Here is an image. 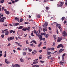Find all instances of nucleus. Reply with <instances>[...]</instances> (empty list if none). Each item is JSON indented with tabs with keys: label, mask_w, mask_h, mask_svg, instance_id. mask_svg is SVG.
Wrapping results in <instances>:
<instances>
[{
	"label": "nucleus",
	"mask_w": 67,
	"mask_h": 67,
	"mask_svg": "<svg viewBox=\"0 0 67 67\" xmlns=\"http://www.w3.org/2000/svg\"><path fill=\"white\" fill-rule=\"evenodd\" d=\"M48 25V23L47 22H46L44 24L43 26V27L45 28V29L43 28V32H45L46 31H47V29H46L47 26Z\"/></svg>",
	"instance_id": "1"
},
{
	"label": "nucleus",
	"mask_w": 67,
	"mask_h": 67,
	"mask_svg": "<svg viewBox=\"0 0 67 67\" xmlns=\"http://www.w3.org/2000/svg\"><path fill=\"white\" fill-rule=\"evenodd\" d=\"M64 4V3L63 2H61L60 3H59V4L58 5V7H62L63 5Z\"/></svg>",
	"instance_id": "2"
},
{
	"label": "nucleus",
	"mask_w": 67,
	"mask_h": 67,
	"mask_svg": "<svg viewBox=\"0 0 67 67\" xmlns=\"http://www.w3.org/2000/svg\"><path fill=\"white\" fill-rule=\"evenodd\" d=\"M17 34L19 36H21L23 35H22V33H21V31L20 30H19L18 31Z\"/></svg>",
	"instance_id": "3"
},
{
	"label": "nucleus",
	"mask_w": 67,
	"mask_h": 67,
	"mask_svg": "<svg viewBox=\"0 0 67 67\" xmlns=\"http://www.w3.org/2000/svg\"><path fill=\"white\" fill-rule=\"evenodd\" d=\"M8 31V29L4 30V31H5V32H5V35H8L9 34V31Z\"/></svg>",
	"instance_id": "4"
},
{
	"label": "nucleus",
	"mask_w": 67,
	"mask_h": 67,
	"mask_svg": "<svg viewBox=\"0 0 67 67\" xmlns=\"http://www.w3.org/2000/svg\"><path fill=\"white\" fill-rule=\"evenodd\" d=\"M14 39V37H11L10 38L8 37L7 38L8 40V41H11V40H13Z\"/></svg>",
	"instance_id": "5"
},
{
	"label": "nucleus",
	"mask_w": 67,
	"mask_h": 67,
	"mask_svg": "<svg viewBox=\"0 0 67 67\" xmlns=\"http://www.w3.org/2000/svg\"><path fill=\"white\" fill-rule=\"evenodd\" d=\"M60 47H62V48H63V47H64V46L62 45V44H60L58 46L57 48H59Z\"/></svg>",
	"instance_id": "6"
},
{
	"label": "nucleus",
	"mask_w": 67,
	"mask_h": 67,
	"mask_svg": "<svg viewBox=\"0 0 67 67\" xmlns=\"http://www.w3.org/2000/svg\"><path fill=\"white\" fill-rule=\"evenodd\" d=\"M5 63L7 64H10V62H8V60L7 59H6L5 60Z\"/></svg>",
	"instance_id": "7"
},
{
	"label": "nucleus",
	"mask_w": 67,
	"mask_h": 67,
	"mask_svg": "<svg viewBox=\"0 0 67 67\" xmlns=\"http://www.w3.org/2000/svg\"><path fill=\"white\" fill-rule=\"evenodd\" d=\"M62 40H63V37H58L57 40L58 42H60Z\"/></svg>",
	"instance_id": "8"
},
{
	"label": "nucleus",
	"mask_w": 67,
	"mask_h": 67,
	"mask_svg": "<svg viewBox=\"0 0 67 67\" xmlns=\"http://www.w3.org/2000/svg\"><path fill=\"white\" fill-rule=\"evenodd\" d=\"M4 19H6L5 17H3L1 19V22H3L4 21Z\"/></svg>",
	"instance_id": "9"
},
{
	"label": "nucleus",
	"mask_w": 67,
	"mask_h": 67,
	"mask_svg": "<svg viewBox=\"0 0 67 67\" xmlns=\"http://www.w3.org/2000/svg\"><path fill=\"white\" fill-rule=\"evenodd\" d=\"M63 35L64 36V37L66 36L67 35V33H66V32L65 31H64L63 33Z\"/></svg>",
	"instance_id": "10"
},
{
	"label": "nucleus",
	"mask_w": 67,
	"mask_h": 67,
	"mask_svg": "<svg viewBox=\"0 0 67 67\" xmlns=\"http://www.w3.org/2000/svg\"><path fill=\"white\" fill-rule=\"evenodd\" d=\"M60 29L61 28L60 26H61V25L59 24H57L56 25Z\"/></svg>",
	"instance_id": "11"
},
{
	"label": "nucleus",
	"mask_w": 67,
	"mask_h": 67,
	"mask_svg": "<svg viewBox=\"0 0 67 67\" xmlns=\"http://www.w3.org/2000/svg\"><path fill=\"white\" fill-rule=\"evenodd\" d=\"M37 36H39V37L40 40H42V37L41 35H39L38 36L37 35Z\"/></svg>",
	"instance_id": "12"
},
{
	"label": "nucleus",
	"mask_w": 67,
	"mask_h": 67,
	"mask_svg": "<svg viewBox=\"0 0 67 67\" xmlns=\"http://www.w3.org/2000/svg\"><path fill=\"white\" fill-rule=\"evenodd\" d=\"M36 53H37V51L36 50H34L32 52V53L34 54H36Z\"/></svg>",
	"instance_id": "13"
},
{
	"label": "nucleus",
	"mask_w": 67,
	"mask_h": 67,
	"mask_svg": "<svg viewBox=\"0 0 67 67\" xmlns=\"http://www.w3.org/2000/svg\"><path fill=\"white\" fill-rule=\"evenodd\" d=\"M13 26H17L18 25H19V23H16L13 24Z\"/></svg>",
	"instance_id": "14"
},
{
	"label": "nucleus",
	"mask_w": 67,
	"mask_h": 67,
	"mask_svg": "<svg viewBox=\"0 0 67 67\" xmlns=\"http://www.w3.org/2000/svg\"><path fill=\"white\" fill-rule=\"evenodd\" d=\"M5 54H4L3 56L4 57H7V52L6 51L4 52Z\"/></svg>",
	"instance_id": "15"
},
{
	"label": "nucleus",
	"mask_w": 67,
	"mask_h": 67,
	"mask_svg": "<svg viewBox=\"0 0 67 67\" xmlns=\"http://www.w3.org/2000/svg\"><path fill=\"white\" fill-rule=\"evenodd\" d=\"M15 20H16V21H17L18 22H19V21H20L19 19L17 17H16L15 18Z\"/></svg>",
	"instance_id": "16"
},
{
	"label": "nucleus",
	"mask_w": 67,
	"mask_h": 67,
	"mask_svg": "<svg viewBox=\"0 0 67 67\" xmlns=\"http://www.w3.org/2000/svg\"><path fill=\"white\" fill-rule=\"evenodd\" d=\"M2 13H1L0 14V19H1V16H3V14H2ZM1 22V19H0V23Z\"/></svg>",
	"instance_id": "17"
},
{
	"label": "nucleus",
	"mask_w": 67,
	"mask_h": 67,
	"mask_svg": "<svg viewBox=\"0 0 67 67\" xmlns=\"http://www.w3.org/2000/svg\"><path fill=\"white\" fill-rule=\"evenodd\" d=\"M27 49L29 50V52H32V49H30V47H28Z\"/></svg>",
	"instance_id": "18"
},
{
	"label": "nucleus",
	"mask_w": 67,
	"mask_h": 67,
	"mask_svg": "<svg viewBox=\"0 0 67 67\" xmlns=\"http://www.w3.org/2000/svg\"><path fill=\"white\" fill-rule=\"evenodd\" d=\"M64 49H61L59 51V52L60 53H62L63 52V51H64Z\"/></svg>",
	"instance_id": "19"
},
{
	"label": "nucleus",
	"mask_w": 67,
	"mask_h": 67,
	"mask_svg": "<svg viewBox=\"0 0 67 67\" xmlns=\"http://www.w3.org/2000/svg\"><path fill=\"white\" fill-rule=\"evenodd\" d=\"M15 66L16 67H20V65L18 64H15Z\"/></svg>",
	"instance_id": "20"
},
{
	"label": "nucleus",
	"mask_w": 67,
	"mask_h": 67,
	"mask_svg": "<svg viewBox=\"0 0 67 67\" xmlns=\"http://www.w3.org/2000/svg\"><path fill=\"white\" fill-rule=\"evenodd\" d=\"M52 54V53L51 52H47V56L49 55H51Z\"/></svg>",
	"instance_id": "21"
},
{
	"label": "nucleus",
	"mask_w": 67,
	"mask_h": 67,
	"mask_svg": "<svg viewBox=\"0 0 67 67\" xmlns=\"http://www.w3.org/2000/svg\"><path fill=\"white\" fill-rule=\"evenodd\" d=\"M20 60L21 62H22V63H23V62H24V60L23 59L21 58Z\"/></svg>",
	"instance_id": "22"
},
{
	"label": "nucleus",
	"mask_w": 67,
	"mask_h": 67,
	"mask_svg": "<svg viewBox=\"0 0 67 67\" xmlns=\"http://www.w3.org/2000/svg\"><path fill=\"white\" fill-rule=\"evenodd\" d=\"M64 63V62H62V61H61L60 62V64H61V65H63Z\"/></svg>",
	"instance_id": "23"
},
{
	"label": "nucleus",
	"mask_w": 67,
	"mask_h": 67,
	"mask_svg": "<svg viewBox=\"0 0 67 67\" xmlns=\"http://www.w3.org/2000/svg\"><path fill=\"white\" fill-rule=\"evenodd\" d=\"M53 37L54 38V40H56L57 38L56 37V35H54L53 36Z\"/></svg>",
	"instance_id": "24"
},
{
	"label": "nucleus",
	"mask_w": 67,
	"mask_h": 67,
	"mask_svg": "<svg viewBox=\"0 0 67 67\" xmlns=\"http://www.w3.org/2000/svg\"><path fill=\"white\" fill-rule=\"evenodd\" d=\"M23 28V26H20L19 27L18 29L19 30H20L21 29H22Z\"/></svg>",
	"instance_id": "25"
},
{
	"label": "nucleus",
	"mask_w": 67,
	"mask_h": 67,
	"mask_svg": "<svg viewBox=\"0 0 67 67\" xmlns=\"http://www.w3.org/2000/svg\"><path fill=\"white\" fill-rule=\"evenodd\" d=\"M23 55L24 56H25L26 55V53L25 52H24L23 53Z\"/></svg>",
	"instance_id": "26"
},
{
	"label": "nucleus",
	"mask_w": 67,
	"mask_h": 67,
	"mask_svg": "<svg viewBox=\"0 0 67 67\" xmlns=\"http://www.w3.org/2000/svg\"><path fill=\"white\" fill-rule=\"evenodd\" d=\"M42 44V42H40V43L38 45V47H40Z\"/></svg>",
	"instance_id": "27"
},
{
	"label": "nucleus",
	"mask_w": 67,
	"mask_h": 67,
	"mask_svg": "<svg viewBox=\"0 0 67 67\" xmlns=\"http://www.w3.org/2000/svg\"><path fill=\"white\" fill-rule=\"evenodd\" d=\"M4 2V0H1V3H3Z\"/></svg>",
	"instance_id": "28"
},
{
	"label": "nucleus",
	"mask_w": 67,
	"mask_h": 67,
	"mask_svg": "<svg viewBox=\"0 0 67 67\" xmlns=\"http://www.w3.org/2000/svg\"><path fill=\"white\" fill-rule=\"evenodd\" d=\"M32 41L33 43L35 44H37V43H36V41L35 40H33Z\"/></svg>",
	"instance_id": "29"
},
{
	"label": "nucleus",
	"mask_w": 67,
	"mask_h": 67,
	"mask_svg": "<svg viewBox=\"0 0 67 67\" xmlns=\"http://www.w3.org/2000/svg\"><path fill=\"white\" fill-rule=\"evenodd\" d=\"M22 30H23V31H24L25 32V31H26V28H23L22 29Z\"/></svg>",
	"instance_id": "30"
},
{
	"label": "nucleus",
	"mask_w": 67,
	"mask_h": 67,
	"mask_svg": "<svg viewBox=\"0 0 67 67\" xmlns=\"http://www.w3.org/2000/svg\"><path fill=\"white\" fill-rule=\"evenodd\" d=\"M51 50L52 51H54V49H55V48H51Z\"/></svg>",
	"instance_id": "31"
},
{
	"label": "nucleus",
	"mask_w": 67,
	"mask_h": 67,
	"mask_svg": "<svg viewBox=\"0 0 67 67\" xmlns=\"http://www.w3.org/2000/svg\"><path fill=\"white\" fill-rule=\"evenodd\" d=\"M5 13L7 14H9V12L8 11H7L6 12H5Z\"/></svg>",
	"instance_id": "32"
},
{
	"label": "nucleus",
	"mask_w": 67,
	"mask_h": 67,
	"mask_svg": "<svg viewBox=\"0 0 67 67\" xmlns=\"http://www.w3.org/2000/svg\"><path fill=\"white\" fill-rule=\"evenodd\" d=\"M65 19V17H63L62 18V21H63L64 19Z\"/></svg>",
	"instance_id": "33"
},
{
	"label": "nucleus",
	"mask_w": 67,
	"mask_h": 67,
	"mask_svg": "<svg viewBox=\"0 0 67 67\" xmlns=\"http://www.w3.org/2000/svg\"><path fill=\"white\" fill-rule=\"evenodd\" d=\"M37 63H38V62H34L33 63V64H37Z\"/></svg>",
	"instance_id": "34"
},
{
	"label": "nucleus",
	"mask_w": 67,
	"mask_h": 67,
	"mask_svg": "<svg viewBox=\"0 0 67 67\" xmlns=\"http://www.w3.org/2000/svg\"><path fill=\"white\" fill-rule=\"evenodd\" d=\"M40 62L41 63L43 64L45 63V62L44 61H42V60L40 61Z\"/></svg>",
	"instance_id": "35"
},
{
	"label": "nucleus",
	"mask_w": 67,
	"mask_h": 67,
	"mask_svg": "<svg viewBox=\"0 0 67 67\" xmlns=\"http://www.w3.org/2000/svg\"><path fill=\"white\" fill-rule=\"evenodd\" d=\"M37 16V17L38 18H40L41 17V15H38Z\"/></svg>",
	"instance_id": "36"
},
{
	"label": "nucleus",
	"mask_w": 67,
	"mask_h": 67,
	"mask_svg": "<svg viewBox=\"0 0 67 67\" xmlns=\"http://www.w3.org/2000/svg\"><path fill=\"white\" fill-rule=\"evenodd\" d=\"M4 36V35H1V37L2 38H3V37Z\"/></svg>",
	"instance_id": "37"
},
{
	"label": "nucleus",
	"mask_w": 67,
	"mask_h": 67,
	"mask_svg": "<svg viewBox=\"0 0 67 67\" xmlns=\"http://www.w3.org/2000/svg\"><path fill=\"white\" fill-rule=\"evenodd\" d=\"M55 45V43L54 42H53V44L52 45L53 47H54V46Z\"/></svg>",
	"instance_id": "38"
},
{
	"label": "nucleus",
	"mask_w": 67,
	"mask_h": 67,
	"mask_svg": "<svg viewBox=\"0 0 67 67\" xmlns=\"http://www.w3.org/2000/svg\"><path fill=\"white\" fill-rule=\"evenodd\" d=\"M23 21V19H20V22H22Z\"/></svg>",
	"instance_id": "39"
},
{
	"label": "nucleus",
	"mask_w": 67,
	"mask_h": 67,
	"mask_svg": "<svg viewBox=\"0 0 67 67\" xmlns=\"http://www.w3.org/2000/svg\"><path fill=\"white\" fill-rule=\"evenodd\" d=\"M42 35H46V33H42L41 34Z\"/></svg>",
	"instance_id": "40"
},
{
	"label": "nucleus",
	"mask_w": 67,
	"mask_h": 67,
	"mask_svg": "<svg viewBox=\"0 0 67 67\" xmlns=\"http://www.w3.org/2000/svg\"><path fill=\"white\" fill-rule=\"evenodd\" d=\"M48 35L47 34L46 35V38H47V37H48Z\"/></svg>",
	"instance_id": "41"
},
{
	"label": "nucleus",
	"mask_w": 67,
	"mask_h": 67,
	"mask_svg": "<svg viewBox=\"0 0 67 67\" xmlns=\"http://www.w3.org/2000/svg\"><path fill=\"white\" fill-rule=\"evenodd\" d=\"M46 9L47 10H48V9H49V7H46Z\"/></svg>",
	"instance_id": "42"
},
{
	"label": "nucleus",
	"mask_w": 67,
	"mask_h": 67,
	"mask_svg": "<svg viewBox=\"0 0 67 67\" xmlns=\"http://www.w3.org/2000/svg\"><path fill=\"white\" fill-rule=\"evenodd\" d=\"M30 46H34V44L33 43H32L31 44H30Z\"/></svg>",
	"instance_id": "43"
},
{
	"label": "nucleus",
	"mask_w": 67,
	"mask_h": 67,
	"mask_svg": "<svg viewBox=\"0 0 67 67\" xmlns=\"http://www.w3.org/2000/svg\"><path fill=\"white\" fill-rule=\"evenodd\" d=\"M51 57V55H50L49 56L47 57L48 59H49V58Z\"/></svg>",
	"instance_id": "44"
},
{
	"label": "nucleus",
	"mask_w": 67,
	"mask_h": 67,
	"mask_svg": "<svg viewBox=\"0 0 67 67\" xmlns=\"http://www.w3.org/2000/svg\"><path fill=\"white\" fill-rule=\"evenodd\" d=\"M18 45L19 46H20V47H22V45H20V44L19 43L18 44Z\"/></svg>",
	"instance_id": "45"
},
{
	"label": "nucleus",
	"mask_w": 67,
	"mask_h": 67,
	"mask_svg": "<svg viewBox=\"0 0 67 67\" xmlns=\"http://www.w3.org/2000/svg\"><path fill=\"white\" fill-rule=\"evenodd\" d=\"M48 29L49 30H50V31H51L52 30V29H51V27H49Z\"/></svg>",
	"instance_id": "46"
},
{
	"label": "nucleus",
	"mask_w": 67,
	"mask_h": 67,
	"mask_svg": "<svg viewBox=\"0 0 67 67\" xmlns=\"http://www.w3.org/2000/svg\"><path fill=\"white\" fill-rule=\"evenodd\" d=\"M66 55V54L64 53L62 55V57H64V56H65V55Z\"/></svg>",
	"instance_id": "47"
},
{
	"label": "nucleus",
	"mask_w": 67,
	"mask_h": 67,
	"mask_svg": "<svg viewBox=\"0 0 67 67\" xmlns=\"http://www.w3.org/2000/svg\"><path fill=\"white\" fill-rule=\"evenodd\" d=\"M31 35L32 36H34V35H33V33H31Z\"/></svg>",
	"instance_id": "48"
},
{
	"label": "nucleus",
	"mask_w": 67,
	"mask_h": 67,
	"mask_svg": "<svg viewBox=\"0 0 67 67\" xmlns=\"http://www.w3.org/2000/svg\"><path fill=\"white\" fill-rule=\"evenodd\" d=\"M12 67H15V65L14 64H13L12 66Z\"/></svg>",
	"instance_id": "49"
},
{
	"label": "nucleus",
	"mask_w": 67,
	"mask_h": 67,
	"mask_svg": "<svg viewBox=\"0 0 67 67\" xmlns=\"http://www.w3.org/2000/svg\"><path fill=\"white\" fill-rule=\"evenodd\" d=\"M51 49V48H49L48 49V51H50Z\"/></svg>",
	"instance_id": "50"
},
{
	"label": "nucleus",
	"mask_w": 67,
	"mask_h": 67,
	"mask_svg": "<svg viewBox=\"0 0 67 67\" xmlns=\"http://www.w3.org/2000/svg\"><path fill=\"white\" fill-rule=\"evenodd\" d=\"M2 33H3V34L4 33V31L3 30L2 31Z\"/></svg>",
	"instance_id": "51"
},
{
	"label": "nucleus",
	"mask_w": 67,
	"mask_h": 67,
	"mask_svg": "<svg viewBox=\"0 0 67 67\" xmlns=\"http://www.w3.org/2000/svg\"><path fill=\"white\" fill-rule=\"evenodd\" d=\"M46 42L45 41L43 43L44 45H46Z\"/></svg>",
	"instance_id": "52"
},
{
	"label": "nucleus",
	"mask_w": 67,
	"mask_h": 67,
	"mask_svg": "<svg viewBox=\"0 0 67 67\" xmlns=\"http://www.w3.org/2000/svg\"><path fill=\"white\" fill-rule=\"evenodd\" d=\"M34 33H35V34H36V30H34Z\"/></svg>",
	"instance_id": "53"
},
{
	"label": "nucleus",
	"mask_w": 67,
	"mask_h": 67,
	"mask_svg": "<svg viewBox=\"0 0 67 67\" xmlns=\"http://www.w3.org/2000/svg\"><path fill=\"white\" fill-rule=\"evenodd\" d=\"M24 24H29V23L27 22H25Z\"/></svg>",
	"instance_id": "54"
},
{
	"label": "nucleus",
	"mask_w": 67,
	"mask_h": 67,
	"mask_svg": "<svg viewBox=\"0 0 67 67\" xmlns=\"http://www.w3.org/2000/svg\"><path fill=\"white\" fill-rule=\"evenodd\" d=\"M2 56V53H0V57H1Z\"/></svg>",
	"instance_id": "55"
},
{
	"label": "nucleus",
	"mask_w": 67,
	"mask_h": 67,
	"mask_svg": "<svg viewBox=\"0 0 67 67\" xmlns=\"http://www.w3.org/2000/svg\"><path fill=\"white\" fill-rule=\"evenodd\" d=\"M17 49H18V50H21V49L20 48H17Z\"/></svg>",
	"instance_id": "56"
},
{
	"label": "nucleus",
	"mask_w": 67,
	"mask_h": 67,
	"mask_svg": "<svg viewBox=\"0 0 67 67\" xmlns=\"http://www.w3.org/2000/svg\"><path fill=\"white\" fill-rule=\"evenodd\" d=\"M10 45L11 44L10 43H9L7 45V46H10Z\"/></svg>",
	"instance_id": "57"
},
{
	"label": "nucleus",
	"mask_w": 67,
	"mask_h": 67,
	"mask_svg": "<svg viewBox=\"0 0 67 67\" xmlns=\"http://www.w3.org/2000/svg\"><path fill=\"white\" fill-rule=\"evenodd\" d=\"M3 25L5 26H7V25L5 24H3Z\"/></svg>",
	"instance_id": "58"
},
{
	"label": "nucleus",
	"mask_w": 67,
	"mask_h": 67,
	"mask_svg": "<svg viewBox=\"0 0 67 67\" xmlns=\"http://www.w3.org/2000/svg\"><path fill=\"white\" fill-rule=\"evenodd\" d=\"M26 30H27V31H28V32H29L30 31V29H28V28H26Z\"/></svg>",
	"instance_id": "59"
},
{
	"label": "nucleus",
	"mask_w": 67,
	"mask_h": 67,
	"mask_svg": "<svg viewBox=\"0 0 67 67\" xmlns=\"http://www.w3.org/2000/svg\"><path fill=\"white\" fill-rule=\"evenodd\" d=\"M13 52L14 53H16V51H15V50H13Z\"/></svg>",
	"instance_id": "60"
},
{
	"label": "nucleus",
	"mask_w": 67,
	"mask_h": 67,
	"mask_svg": "<svg viewBox=\"0 0 67 67\" xmlns=\"http://www.w3.org/2000/svg\"><path fill=\"white\" fill-rule=\"evenodd\" d=\"M42 52V50H41L39 51V53H41Z\"/></svg>",
	"instance_id": "61"
},
{
	"label": "nucleus",
	"mask_w": 67,
	"mask_h": 67,
	"mask_svg": "<svg viewBox=\"0 0 67 67\" xmlns=\"http://www.w3.org/2000/svg\"><path fill=\"white\" fill-rule=\"evenodd\" d=\"M43 49H46V47H43Z\"/></svg>",
	"instance_id": "62"
},
{
	"label": "nucleus",
	"mask_w": 67,
	"mask_h": 67,
	"mask_svg": "<svg viewBox=\"0 0 67 67\" xmlns=\"http://www.w3.org/2000/svg\"><path fill=\"white\" fill-rule=\"evenodd\" d=\"M39 67V66L38 65H36V67Z\"/></svg>",
	"instance_id": "63"
},
{
	"label": "nucleus",
	"mask_w": 67,
	"mask_h": 67,
	"mask_svg": "<svg viewBox=\"0 0 67 67\" xmlns=\"http://www.w3.org/2000/svg\"><path fill=\"white\" fill-rule=\"evenodd\" d=\"M10 33H12V32H13V31L12 30H11L10 31Z\"/></svg>",
	"instance_id": "64"
}]
</instances>
